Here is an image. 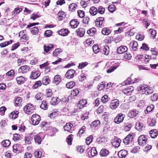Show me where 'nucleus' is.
<instances>
[{
  "mask_svg": "<svg viewBox=\"0 0 158 158\" xmlns=\"http://www.w3.org/2000/svg\"><path fill=\"white\" fill-rule=\"evenodd\" d=\"M87 104V102L86 99H81L80 100L74 108L73 113H75L80 111Z\"/></svg>",
  "mask_w": 158,
  "mask_h": 158,
  "instance_id": "obj_1",
  "label": "nucleus"
},
{
  "mask_svg": "<svg viewBox=\"0 0 158 158\" xmlns=\"http://www.w3.org/2000/svg\"><path fill=\"white\" fill-rule=\"evenodd\" d=\"M45 137V134L43 132H40L34 136L35 143L37 144H40Z\"/></svg>",
  "mask_w": 158,
  "mask_h": 158,
  "instance_id": "obj_2",
  "label": "nucleus"
},
{
  "mask_svg": "<svg viewBox=\"0 0 158 158\" xmlns=\"http://www.w3.org/2000/svg\"><path fill=\"white\" fill-rule=\"evenodd\" d=\"M148 136L145 135H140L138 138V142L139 145L143 146L147 144Z\"/></svg>",
  "mask_w": 158,
  "mask_h": 158,
  "instance_id": "obj_3",
  "label": "nucleus"
},
{
  "mask_svg": "<svg viewBox=\"0 0 158 158\" xmlns=\"http://www.w3.org/2000/svg\"><path fill=\"white\" fill-rule=\"evenodd\" d=\"M35 108L34 106L31 104H28L24 108V110L25 113L30 114L33 113Z\"/></svg>",
  "mask_w": 158,
  "mask_h": 158,
  "instance_id": "obj_4",
  "label": "nucleus"
},
{
  "mask_svg": "<svg viewBox=\"0 0 158 158\" xmlns=\"http://www.w3.org/2000/svg\"><path fill=\"white\" fill-rule=\"evenodd\" d=\"M135 133H132L128 134L123 140V142L125 145H127L131 143Z\"/></svg>",
  "mask_w": 158,
  "mask_h": 158,
  "instance_id": "obj_5",
  "label": "nucleus"
},
{
  "mask_svg": "<svg viewBox=\"0 0 158 158\" xmlns=\"http://www.w3.org/2000/svg\"><path fill=\"white\" fill-rule=\"evenodd\" d=\"M41 120V118L39 115L37 114H34L32 116L31 121L32 124L34 125L38 124Z\"/></svg>",
  "mask_w": 158,
  "mask_h": 158,
  "instance_id": "obj_6",
  "label": "nucleus"
},
{
  "mask_svg": "<svg viewBox=\"0 0 158 158\" xmlns=\"http://www.w3.org/2000/svg\"><path fill=\"white\" fill-rule=\"evenodd\" d=\"M125 117V115L122 113L118 114L114 119V122L119 124L122 122Z\"/></svg>",
  "mask_w": 158,
  "mask_h": 158,
  "instance_id": "obj_7",
  "label": "nucleus"
},
{
  "mask_svg": "<svg viewBox=\"0 0 158 158\" xmlns=\"http://www.w3.org/2000/svg\"><path fill=\"white\" fill-rule=\"evenodd\" d=\"M100 124V122L99 120H96L92 122L90 124V128L92 130L97 129L98 127Z\"/></svg>",
  "mask_w": 158,
  "mask_h": 158,
  "instance_id": "obj_8",
  "label": "nucleus"
},
{
  "mask_svg": "<svg viewBox=\"0 0 158 158\" xmlns=\"http://www.w3.org/2000/svg\"><path fill=\"white\" fill-rule=\"evenodd\" d=\"M30 69V67L27 65H24L21 66L18 69V73H27Z\"/></svg>",
  "mask_w": 158,
  "mask_h": 158,
  "instance_id": "obj_9",
  "label": "nucleus"
},
{
  "mask_svg": "<svg viewBox=\"0 0 158 158\" xmlns=\"http://www.w3.org/2000/svg\"><path fill=\"white\" fill-rule=\"evenodd\" d=\"M75 70L72 69L68 70L66 72L65 76L67 79L73 78L75 76Z\"/></svg>",
  "mask_w": 158,
  "mask_h": 158,
  "instance_id": "obj_10",
  "label": "nucleus"
},
{
  "mask_svg": "<svg viewBox=\"0 0 158 158\" xmlns=\"http://www.w3.org/2000/svg\"><path fill=\"white\" fill-rule=\"evenodd\" d=\"M40 75V72L39 71L34 70L31 73L30 77L32 79H36Z\"/></svg>",
  "mask_w": 158,
  "mask_h": 158,
  "instance_id": "obj_11",
  "label": "nucleus"
},
{
  "mask_svg": "<svg viewBox=\"0 0 158 158\" xmlns=\"http://www.w3.org/2000/svg\"><path fill=\"white\" fill-rule=\"evenodd\" d=\"M33 139V136L32 133L29 134L28 135L25 136L24 138V141L26 144H31V142Z\"/></svg>",
  "mask_w": 158,
  "mask_h": 158,
  "instance_id": "obj_12",
  "label": "nucleus"
},
{
  "mask_svg": "<svg viewBox=\"0 0 158 158\" xmlns=\"http://www.w3.org/2000/svg\"><path fill=\"white\" fill-rule=\"evenodd\" d=\"M104 19V18L102 17L98 18L96 19L95 22L96 26L98 27H101Z\"/></svg>",
  "mask_w": 158,
  "mask_h": 158,
  "instance_id": "obj_13",
  "label": "nucleus"
},
{
  "mask_svg": "<svg viewBox=\"0 0 158 158\" xmlns=\"http://www.w3.org/2000/svg\"><path fill=\"white\" fill-rule=\"evenodd\" d=\"M73 126V124L68 123H66L65 125L64 126L63 128L65 131H67L68 132L72 133V129Z\"/></svg>",
  "mask_w": 158,
  "mask_h": 158,
  "instance_id": "obj_14",
  "label": "nucleus"
},
{
  "mask_svg": "<svg viewBox=\"0 0 158 158\" xmlns=\"http://www.w3.org/2000/svg\"><path fill=\"white\" fill-rule=\"evenodd\" d=\"M118 104V99H114L112 101V102L110 104V108L112 109H115L117 108Z\"/></svg>",
  "mask_w": 158,
  "mask_h": 158,
  "instance_id": "obj_15",
  "label": "nucleus"
},
{
  "mask_svg": "<svg viewBox=\"0 0 158 158\" xmlns=\"http://www.w3.org/2000/svg\"><path fill=\"white\" fill-rule=\"evenodd\" d=\"M148 86L145 85H141L138 88V91L140 93L145 94V91H146Z\"/></svg>",
  "mask_w": 158,
  "mask_h": 158,
  "instance_id": "obj_16",
  "label": "nucleus"
},
{
  "mask_svg": "<svg viewBox=\"0 0 158 158\" xmlns=\"http://www.w3.org/2000/svg\"><path fill=\"white\" fill-rule=\"evenodd\" d=\"M139 111L136 109H133L130 111L128 115L130 118H134L136 117L138 114Z\"/></svg>",
  "mask_w": 158,
  "mask_h": 158,
  "instance_id": "obj_17",
  "label": "nucleus"
},
{
  "mask_svg": "<svg viewBox=\"0 0 158 158\" xmlns=\"http://www.w3.org/2000/svg\"><path fill=\"white\" fill-rule=\"evenodd\" d=\"M127 48L126 46H121L119 47L117 50V52L119 54H121L127 52Z\"/></svg>",
  "mask_w": 158,
  "mask_h": 158,
  "instance_id": "obj_18",
  "label": "nucleus"
},
{
  "mask_svg": "<svg viewBox=\"0 0 158 158\" xmlns=\"http://www.w3.org/2000/svg\"><path fill=\"white\" fill-rule=\"evenodd\" d=\"M69 32L67 29H62L58 31V34L61 36H66L68 35Z\"/></svg>",
  "mask_w": 158,
  "mask_h": 158,
  "instance_id": "obj_19",
  "label": "nucleus"
},
{
  "mask_svg": "<svg viewBox=\"0 0 158 158\" xmlns=\"http://www.w3.org/2000/svg\"><path fill=\"white\" fill-rule=\"evenodd\" d=\"M127 154V152L125 150H122L119 151L118 153V155L119 157L124 158Z\"/></svg>",
  "mask_w": 158,
  "mask_h": 158,
  "instance_id": "obj_20",
  "label": "nucleus"
},
{
  "mask_svg": "<svg viewBox=\"0 0 158 158\" xmlns=\"http://www.w3.org/2000/svg\"><path fill=\"white\" fill-rule=\"evenodd\" d=\"M110 153V152L107 149L103 148L100 151V156L102 157H106Z\"/></svg>",
  "mask_w": 158,
  "mask_h": 158,
  "instance_id": "obj_21",
  "label": "nucleus"
},
{
  "mask_svg": "<svg viewBox=\"0 0 158 158\" xmlns=\"http://www.w3.org/2000/svg\"><path fill=\"white\" fill-rule=\"evenodd\" d=\"M54 47V45L51 44H50L47 45H44V51L46 53H48V52L52 50Z\"/></svg>",
  "mask_w": 158,
  "mask_h": 158,
  "instance_id": "obj_22",
  "label": "nucleus"
},
{
  "mask_svg": "<svg viewBox=\"0 0 158 158\" xmlns=\"http://www.w3.org/2000/svg\"><path fill=\"white\" fill-rule=\"evenodd\" d=\"M98 153L96 148L95 147H93L91 150L88 152L89 156L90 155L91 157H94L96 156Z\"/></svg>",
  "mask_w": 158,
  "mask_h": 158,
  "instance_id": "obj_23",
  "label": "nucleus"
},
{
  "mask_svg": "<svg viewBox=\"0 0 158 158\" xmlns=\"http://www.w3.org/2000/svg\"><path fill=\"white\" fill-rule=\"evenodd\" d=\"M79 23V22L77 19L71 20L70 22V24L72 28H76Z\"/></svg>",
  "mask_w": 158,
  "mask_h": 158,
  "instance_id": "obj_24",
  "label": "nucleus"
},
{
  "mask_svg": "<svg viewBox=\"0 0 158 158\" xmlns=\"http://www.w3.org/2000/svg\"><path fill=\"white\" fill-rule=\"evenodd\" d=\"M77 35L80 37H82L84 35L85 30L83 28H79L76 31Z\"/></svg>",
  "mask_w": 158,
  "mask_h": 158,
  "instance_id": "obj_25",
  "label": "nucleus"
},
{
  "mask_svg": "<svg viewBox=\"0 0 158 158\" xmlns=\"http://www.w3.org/2000/svg\"><path fill=\"white\" fill-rule=\"evenodd\" d=\"M130 45L131 46V48L133 50L135 51L137 50L138 44L137 42L135 41H131L130 43Z\"/></svg>",
  "mask_w": 158,
  "mask_h": 158,
  "instance_id": "obj_26",
  "label": "nucleus"
},
{
  "mask_svg": "<svg viewBox=\"0 0 158 158\" xmlns=\"http://www.w3.org/2000/svg\"><path fill=\"white\" fill-rule=\"evenodd\" d=\"M143 124L142 123H141L139 121L136 122L135 125V128L139 131H141L143 130Z\"/></svg>",
  "mask_w": 158,
  "mask_h": 158,
  "instance_id": "obj_27",
  "label": "nucleus"
},
{
  "mask_svg": "<svg viewBox=\"0 0 158 158\" xmlns=\"http://www.w3.org/2000/svg\"><path fill=\"white\" fill-rule=\"evenodd\" d=\"M134 90V88L132 86L127 87L123 90V92L125 94H127L131 92Z\"/></svg>",
  "mask_w": 158,
  "mask_h": 158,
  "instance_id": "obj_28",
  "label": "nucleus"
},
{
  "mask_svg": "<svg viewBox=\"0 0 158 158\" xmlns=\"http://www.w3.org/2000/svg\"><path fill=\"white\" fill-rule=\"evenodd\" d=\"M149 134L152 138H154L158 135V133L156 129H153L150 131Z\"/></svg>",
  "mask_w": 158,
  "mask_h": 158,
  "instance_id": "obj_29",
  "label": "nucleus"
},
{
  "mask_svg": "<svg viewBox=\"0 0 158 158\" xmlns=\"http://www.w3.org/2000/svg\"><path fill=\"white\" fill-rule=\"evenodd\" d=\"M58 16V19L60 20H62L64 18L66 15V13L62 11H60L57 14Z\"/></svg>",
  "mask_w": 158,
  "mask_h": 158,
  "instance_id": "obj_30",
  "label": "nucleus"
},
{
  "mask_svg": "<svg viewBox=\"0 0 158 158\" xmlns=\"http://www.w3.org/2000/svg\"><path fill=\"white\" fill-rule=\"evenodd\" d=\"M50 81L48 76H44L42 80V83L43 85H46L49 84Z\"/></svg>",
  "mask_w": 158,
  "mask_h": 158,
  "instance_id": "obj_31",
  "label": "nucleus"
},
{
  "mask_svg": "<svg viewBox=\"0 0 158 158\" xmlns=\"http://www.w3.org/2000/svg\"><path fill=\"white\" fill-rule=\"evenodd\" d=\"M89 12L92 15L94 16L97 13L98 9L96 7L92 6L90 8Z\"/></svg>",
  "mask_w": 158,
  "mask_h": 158,
  "instance_id": "obj_32",
  "label": "nucleus"
},
{
  "mask_svg": "<svg viewBox=\"0 0 158 158\" xmlns=\"http://www.w3.org/2000/svg\"><path fill=\"white\" fill-rule=\"evenodd\" d=\"M10 144V141L8 139L4 140L2 141L1 143L2 145L5 148L9 147Z\"/></svg>",
  "mask_w": 158,
  "mask_h": 158,
  "instance_id": "obj_33",
  "label": "nucleus"
},
{
  "mask_svg": "<svg viewBox=\"0 0 158 158\" xmlns=\"http://www.w3.org/2000/svg\"><path fill=\"white\" fill-rule=\"evenodd\" d=\"M17 83L20 85L23 84L25 81V78L22 76L18 77L16 78Z\"/></svg>",
  "mask_w": 158,
  "mask_h": 158,
  "instance_id": "obj_34",
  "label": "nucleus"
},
{
  "mask_svg": "<svg viewBox=\"0 0 158 158\" xmlns=\"http://www.w3.org/2000/svg\"><path fill=\"white\" fill-rule=\"evenodd\" d=\"M132 127L131 123H125L124 125V130L125 131H128L130 130Z\"/></svg>",
  "mask_w": 158,
  "mask_h": 158,
  "instance_id": "obj_35",
  "label": "nucleus"
},
{
  "mask_svg": "<svg viewBox=\"0 0 158 158\" xmlns=\"http://www.w3.org/2000/svg\"><path fill=\"white\" fill-rule=\"evenodd\" d=\"M19 112L18 111L12 112L9 115V117L13 119H15L16 118L18 115Z\"/></svg>",
  "mask_w": 158,
  "mask_h": 158,
  "instance_id": "obj_36",
  "label": "nucleus"
},
{
  "mask_svg": "<svg viewBox=\"0 0 158 158\" xmlns=\"http://www.w3.org/2000/svg\"><path fill=\"white\" fill-rule=\"evenodd\" d=\"M119 66L118 65H115L111 66L106 70L107 73H110L114 71Z\"/></svg>",
  "mask_w": 158,
  "mask_h": 158,
  "instance_id": "obj_37",
  "label": "nucleus"
},
{
  "mask_svg": "<svg viewBox=\"0 0 158 158\" xmlns=\"http://www.w3.org/2000/svg\"><path fill=\"white\" fill-rule=\"evenodd\" d=\"M121 140L119 139H117L114 141L113 142L112 145L116 148L118 147L120 145Z\"/></svg>",
  "mask_w": 158,
  "mask_h": 158,
  "instance_id": "obj_38",
  "label": "nucleus"
},
{
  "mask_svg": "<svg viewBox=\"0 0 158 158\" xmlns=\"http://www.w3.org/2000/svg\"><path fill=\"white\" fill-rule=\"evenodd\" d=\"M96 31V29L95 28L93 27L90 29L88 30L87 31V34H89V36H92L94 35L95 34V32Z\"/></svg>",
  "mask_w": 158,
  "mask_h": 158,
  "instance_id": "obj_39",
  "label": "nucleus"
},
{
  "mask_svg": "<svg viewBox=\"0 0 158 158\" xmlns=\"http://www.w3.org/2000/svg\"><path fill=\"white\" fill-rule=\"evenodd\" d=\"M156 123V120L155 118L148 119V126H154L155 125Z\"/></svg>",
  "mask_w": 158,
  "mask_h": 158,
  "instance_id": "obj_40",
  "label": "nucleus"
},
{
  "mask_svg": "<svg viewBox=\"0 0 158 158\" xmlns=\"http://www.w3.org/2000/svg\"><path fill=\"white\" fill-rule=\"evenodd\" d=\"M13 41L10 40L9 41H6L0 44V47L1 48H4L7 46L12 44Z\"/></svg>",
  "mask_w": 158,
  "mask_h": 158,
  "instance_id": "obj_41",
  "label": "nucleus"
},
{
  "mask_svg": "<svg viewBox=\"0 0 158 158\" xmlns=\"http://www.w3.org/2000/svg\"><path fill=\"white\" fill-rule=\"evenodd\" d=\"M30 31L31 33L33 35H36L38 34L39 31V30L38 27H32L30 29Z\"/></svg>",
  "mask_w": 158,
  "mask_h": 158,
  "instance_id": "obj_42",
  "label": "nucleus"
},
{
  "mask_svg": "<svg viewBox=\"0 0 158 158\" xmlns=\"http://www.w3.org/2000/svg\"><path fill=\"white\" fill-rule=\"evenodd\" d=\"M77 6V5L75 3H72L69 6V10L71 12H74L75 11Z\"/></svg>",
  "mask_w": 158,
  "mask_h": 158,
  "instance_id": "obj_43",
  "label": "nucleus"
},
{
  "mask_svg": "<svg viewBox=\"0 0 158 158\" xmlns=\"http://www.w3.org/2000/svg\"><path fill=\"white\" fill-rule=\"evenodd\" d=\"M60 49L57 48L53 51L52 52V56L54 57L57 56L62 52L60 51Z\"/></svg>",
  "mask_w": 158,
  "mask_h": 158,
  "instance_id": "obj_44",
  "label": "nucleus"
},
{
  "mask_svg": "<svg viewBox=\"0 0 158 158\" xmlns=\"http://www.w3.org/2000/svg\"><path fill=\"white\" fill-rule=\"evenodd\" d=\"M73 135L72 134H70L67 137L66 139V142L69 145H71L72 144V142L73 139Z\"/></svg>",
  "mask_w": 158,
  "mask_h": 158,
  "instance_id": "obj_45",
  "label": "nucleus"
},
{
  "mask_svg": "<svg viewBox=\"0 0 158 158\" xmlns=\"http://www.w3.org/2000/svg\"><path fill=\"white\" fill-rule=\"evenodd\" d=\"M20 145L18 144H14L13 147V150L15 153H18L19 151V150Z\"/></svg>",
  "mask_w": 158,
  "mask_h": 158,
  "instance_id": "obj_46",
  "label": "nucleus"
},
{
  "mask_svg": "<svg viewBox=\"0 0 158 158\" xmlns=\"http://www.w3.org/2000/svg\"><path fill=\"white\" fill-rule=\"evenodd\" d=\"M60 76L59 75H56L54 79V81L56 84H58L60 82Z\"/></svg>",
  "mask_w": 158,
  "mask_h": 158,
  "instance_id": "obj_47",
  "label": "nucleus"
},
{
  "mask_svg": "<svg viewBox=\"0 0 158 158\" xmlns=\"http://www.w3.org/2000/svg\"><path fill=\"white\" fill-rule=\"evenodd\" d=\"M76 84L75 82L73 81H70L66 85L67 88L69 89H72L73 88Z\"/></svg>",
  "mask_w": 158,
  "mask_h": 158,
  "instance_id": "obj_48",
  "label": "nucleus"
},
{
  "mask_svg": "<svg viewBox=\"0 0 158 158\" xmlns=\"http://www.w3.org/2000/svg\"><path fill=\"white\" fill-rule=\"evenodd\" d=\"M94 52L95 53H98L100 50V48L98 47V44H95L92 47Z\"/></svg>",
  "mask_w": 158,
  "mask_h": 158,
  "instance_id": "obj_49",
  "label": "nucleus"
},
{
  "mask_svg": "<svg viewBox=\"0 0 158 158\" xmlns=\"http://www.w3.org/2000/svg\"><path fill=\"white\" fill-rule=\"evenodd\" d=\"M110 30L109 29H107L106 27H104L102 28V33L104 35H108L110 33Z\"/></svg>",
  "mask_w": 158,
  "mask_h": 158,
  "instance_id": "obj_50",
  "label": "nucleus"
},
{
  "mask_svg": "<svg viewBox=\"0 0 158 158\" xmlns=\"http://www.w3.org/2000/svg\"><path fill=\"white\" fill-rule=\"evenodd\" d=\"M137 102L138 107H143L145 105V102L143 100H139Z\"/></svg>",
  "mask_w": 158,
  "mask_h": 158,
  "instance_id": "obj_51",
  "label": "nucleus"
},
{
  "mask_svg": "<svg viewBox=\"0 0 158 158\" xmlns=\"http://www.w3.org/2000/svg\"><path fill=\"white\" fill-rule=\"evenodd\" d=\"M40 107L44 110H46L48 109L47 104L46 101H43L40 106Z\"/></svg>",
  "mask_w": 158,
  "mask_h": 158,
  "instance_id": "obj_52",
  "label": "nucleus"
},
{
  "mask_svg": "<svg viewBox=\"0 0 158 158\" xmlns=\"http://www.w3.org/2000/svg\"><path fill=\"white\" fill-rule=\"evenodd\" d=\"M102 51L104 55H108L109 52V48L108 46L107 45L105 46Z\"/></svg>",
  "mask_w": 158,
  "mask_h": 158,
  "instance_id": "obj_53",
  "label": "nucleus"
},
{
  "mask_svg": "<svg viewBox=\"0 0 158 158\" xmlns=\"http://www.w3.org/2000/svg\"><path fill=\"white\" fill-rule=\"evenodd\" d=\"M93 136L92 135H90L87 137L86 139V144L88 145L92 141Z\"/></svg>",
  "mask_w": 158,
  "mask_h": 158,
  "instance_id": "obj_54",
  "label": "nucleus"
},
{
  "mask_svg": "<svg viewBox=\"0 0 158 158\" xmlns=\"http://www.w3.org/2000/svg\"><path fill=\"white\" fill-rule=\"evenodd\" d=\"M88 64V63L86 62L79 63V65L78 66V69H82L86 66Z\"/></svg>",
  "mask_w": 158,
  "mask_h": 158,
  "instance_id": "obj_55",
  "label": "nucleus"
},
{
  "mask_svg": "<svg viewBox=\"0 0 158 158\" xmlns=\"http://www.w3.org/2000/svg\"><path fill=\"white\" fill-rule=\"evenodd\" d=\"M6 75L10 77L14 76L15 75V72L14 70L11 69L6 74Z\"/></svg>",
  "mask_w": 158,
  "mask_h": 158,
  "instance_id": "obj_56",
  "label": "nucleus"
},
{
  "mask_svg": "<svg viewBox=\"0 0 158 158\" xmlns=\"http://www.w3.org/2000/svg\"><path fill=\"white\" fill-rule=\"evenodd\" d=\"M22 99H15L14 103L15 106H22Z\"/></svg>",
  "mask_w": 158,
  "mask_h": 158,
  "instance_id": "obj_57",
  "label": "nucleus"
},
{
  "mask_svg": "<svg viewBox=\"0 0 158 158\" xmlns=\"http://www.w3.org/2000/svg\"><path fill=\"white\" fill-rule=\"evenodd\" d=\"M61 99H51L50 101L51 104L53 105H57L60 102Z\"/></svg>",
  "mask_w": 158,
  "mask_h": 158,
  "instance_id": "obj_58",
  "label": "nucleus"
},
{
  "mask_svg": "<svg viewBox=\"0 0 158 158\" xmlns=\"http://www.w3.org/2000/svg\"><path fill=\"white\" fill-rule=\"evenodd\" d=\"M46 95L47 98L51 97L53 94L52 92V90L50 89H48L46 90Z\"/></svg>",
  "mask_w": 158,
  "mask_h": 158,
  "instance_id": "obj_59",
  "label": "nucleus"
},
{
  "mask_svg": "<svg viewBox=\"0 0 158 158\" xmlns=\"http://www.w3.org/2000/svg\"><path fill=\"white\" fill-rule=\"evenodd\" d=\"M79 92L78 89H74L72 91L71 95L74 97L77 96L79 94Z\"/></svg>",
  "mask_w": 158,
  "mask_h": 158,
  "instance_id": "obj_60",
  "label": "nucleus"
},
{
  "mask_svg": "<svg viewBox=\"0 0 158 158\" xmlns=\"http://www.w3.org/2000/svg\"><path fill=\"white\" fill-rule=\"evenodd\" d=\"M58 112L56 110H53L52 112L50 114V117L51 118H53L54 117H56L58 114Z\"/></svg>",
  "mask_w": 158,
  "mask_h": 158,
  "instance_id": "obj_61",
  "label": "nucleus"
},
{
  "mask_svg": "<svg viewBox=\"0 0 158 158\" xmlns=\"http://www.w3.org/2000/svg\"><path fill=\"white\" fill-rule=\"evenodd\" d=\"M98 13L101 14H103L105 11V9L102 6H99L98 9Z\"/></svg>",
  "mask_w": 158,
  "mask_h": 158,
  "instance_id": "obj_62",
  "label": "nucleus"
},
{
  "mask_svg": "<svg viewBox=\"0 0 158 158\" xmlns=\"http://www.w3.org/2000/svg\"><path fill=\"white\" fill-rule=\"evenodd\" d=\"M105 82H102L101 84L98 86V89L99 90H101L105 88Z\"/></svg>",
  "mask_w": 158,
  "mask_h": 158,
  "instance_id": "obj_63",
  "label": "nucleus"
},
{
  "mask_svg": "<svg viewBox=\"0 0 158 158\" xmlns=\"http://www.w3.org/2000/svg\"><path fill=\"white\" fill-rule=\"evenodd\" d=\"M34 155L36 158H40L42 156V153L40 152L36 151L34 152Z\"/></svg>",
  "mask_w": 158,
  "mask_h": 158,
  "instance_id": "obj_64",
  "label": "nucleus"
}]
</instances>
